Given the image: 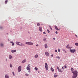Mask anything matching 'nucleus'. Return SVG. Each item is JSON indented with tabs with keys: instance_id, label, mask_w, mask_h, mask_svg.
<instances>
[{
	"instance_id": "nucleus-1",
	"label": "nucleus",
	"mask_w": 78,
	"mask_h": 78,
	"mask_svg": "<svg viewBox=\"0 0 78 78\" xmlns=\"http://www.w3.org/2000/svg\"><path fill=\"white\" fill-rule=\"evenodd\" d=\"M71 70L72 71V72L73 73V75L72 76V78H76L77 76H78V71H77L74 70V69L72 68H71Z\"/></svg>"
},
{
	"instance_id": "nucleus-2",
	"label": "nucleus",
	"mask_w": 78,
	"mask_h": 78,
	"mask_svg": "<svg viewBox=\"0 0 78 78\" xmlns=\"http://www.w3.org/2000/svg\"><path fill=\"white\" fill-rule=\"evenodd\" d=\"M26 44H27V45H33V43L31 42H26L25 43Z\"/></svg>"
},
{
	"instance_id": "nucleus-3",
	"label": "nucleus",
	"mask_w": 78,
	"mask_h": 78,
	"mask_svg": "<svg viewBox=\"0 0 78 78\" xmlns=\"http://www.w3.org/2000/svg\"><path fill=\"white\" fill-rule=\"evenodd\" d=\"M22 68V66H19L18 68V72H20V71H21L22 69H21Z\"/></svg>"
},
{
	"instance_id": "nucleus-4",
	"label": "nucleus",
	"mask_w": 78,
	"mask_h": 78,
	"mask_svg": "<svg viewBox=\"0 0 78 78\" xmlns=\"http://www.w3.org/2000/svg\"><path fill=\"white\" fill-rule=\"evenodd\" d=\"M45 67L46 70H48V64H47V63H45Z\"/></svg>"
},
{
	"instance_id": "nucleus-5",
	"label": "nucleus",
	"mask_w": 78,
	"mask_h": 78,
	"mask_svg": "<svg viewBox=\"0 0 78 78\" xmlns=\"http://www.w3.org/2000/svg\"><path fill=\"white\" fill-rule=\"evenodd\" d=\"M30 65L29 64L27 66V70H31V68H30Z\"/></svg>"
},
{
	"instance_id": "nucleus-6",
	"label": "nucleus",
	"mask_w": 78,
	"mask_h": 78,
	"mask_svg": "<svg viewBox=\"0 0 78 78\" xmlns=\"http://www.w3.org/2000/svg\"><path fill=\"white\" fill-rule=\"evenodd\" d=\"M69 51H70L71 53H75L76 51V50L75 49H74L73 50L72 49H70Z\"/></svg>"
},
{
	"instance_id": "nucleus-7",
	"label": "nucleus",
	"mask_w": 78,
	"mask_h": 78,
	"mask_svg": "<svg viewBox=\"0 0 78 78\" xmlns=\"http://www.w3.org/2000/svg\"><path fill=\"white\" fill-rule=\"evenodd\" d=\"M57 69L58 71L59 72H60V73H62V71L61 69H59V67H57Z\"/></svg>"
},
{
	"instance_id": "nucleus-8",
	"label": "nucleus",
	"mask_w": 78,
	"mask_h": 78,
	"mask_svg": "<svg viewBox=\"0 0 78 78\" xmlns=\"http://www.w3.org/2000/svg\"><path fill=\"white\" fill-rule=\"evenodd\" d=\"M21 42H19L18 41H16V45H19L20 46V44H21Z\"/></svg>"
},
{
	"instance_id": "nucleus-9",
	"label": "nucleus",
	"mask_w": 78,
	"mask_h": 78,
	"mask_svg": "<svg viewBox=\"0 0 78 78\" xmlns=\"http://www.w3.org/2000/svg\"><path fill=\"white\" fill-rule=\"evenodd\" d=\"M45 55L47 56H49V53L47 51L45 52Z\"/></svg>"
},
{
	"instance_id": "nucleus-10",
	"label": "nucleus",
	"mask_w": 78,
	"mask_h": 78,
	"mask_svg": "<svg viewBox=\"0 0 78 78\" xmlns=\"http://www.w3.org/2000/svg\"><path fill=\"white\" fill-rule=\"evenodd\" d=\"M39 30L40 31L42 32V28L41 27H39Z\"/></svg>"
},
{
	"instance_id": "nucleus-11",
	"label": "nucleus",
	"mask_w": 78,
	"mask_h": 78,
	"mask_svg": "<svg viewBox=\"0 0 78 78\" xmlns=\"http://www.w3.org/2000/svg\"><path fill=\"white\" fill-rule=\"evenodd\" d=\"M0 46L1 47H4V44L1 43L0 44Z\"/></svg>"
},
{
	"instance_id": "nucleus-12",
	"label": "nucleus",
	"mask_w": 78,
	"mask_h": 78,
	"mask_svg": "<svg viewBox=\"0 0 78 78\" xmlns=\"http://www.w3.org/2000/svg\"><path fill=\"white\" fill-rule=\"evenodd\" d=\"M11 52L12 53H14V52H16V50H12Z\"/></svg>"
},
{
	"instance_id": "nucleus-13",
	"label": "nucleus",
	"mask_w": 78,
	"mask_h": 78,
	"mask_svg": "<svg viewBox=\"0 0 78 78\" xmlns=\"http://www.w3.org/2000/svg\"><path fill=\"white\" fill-rule=\"evenodd\" d=\"M5 78H9V76L8 74H6L5 75Z\"/></svg>"
},
{
	"instance_id": "nucleus-14",
	"label": "nucleus",
	"mask_w": 78,
	"mask_h": 78,
	"mask_svg": "<svg viewBox=\"0 0 78 78\" xmlns=\"http://www.w3.org/2000/svg\"><path fill=\"white\" fill-rule=\"evenodd\" d=\"M26 61H27V60H26V59H24L22 62V63H25Z\"/></svg>"
},
{
	"instance_id": "nucleus-15",
	"label": "nucleus",
	"mask_w": 78,
	"mask_h": 78,
	"mask_svg": "<svg viewBox=\"0 0 78 78\" xmlns=\"http://www.w3.org/2000/svg\"><path fill=\"white\" fill-rule=\"evenodd\" d=\"M21 44H20V46H25V44L22 43H21Z\"/></svg>"
},
{
	"instance_id": "nucleus-16",
	"label": "nucleus",
	"mask_w": 78,
	"mask_h": 78,
	"mask_svg": "<svg viewBox=\"0 0 78 78\" xmlns=\"http://www.w3.org/2000/svg\"><path fill=\"white\" fill-rule=\"evenodd\" d=\"M44 47H45V48H48V46H47V44H45Z\"/></svg>"
},
{
	"instance_id": "nucleus-17",
	"label": "nucleus",
	"mask_w": 78,
	"mask_h": 78,
	"mask_svg": "<svg viewBox=\"0 0 78 78\" xmlns=\"http://www.w3.org/2000/svg\"><path fill=\"white\" fill-rule=\"evenodd\" d=\"M9 59H12V56H11V55H9Z\"/></svg>"
},
{
	"instance_id": "nucleus-18",
	"label": "nucleus",
	"mask_w": 78,
	"mask_h": 78,
	"mask_svg": "<svg viewBox=\"0 0 78 78\" xmlns=\"http://www.w3.org/2000/svg\"><path fill=\"white\" fill-rule=\"evenodd\" d=\"M55 28L56 30H59V29L56 26H55Z\"/></svg>"
},
{
	"instance_id": "nucleus-19",
	"label": "nucleus",
	"mask_w": 78,
	"mask_h": 78,
	"mask_svg": "<svg viewBox=\"0 0 78 78\" xmlns=\"http://www.w3.org/2000/svg\"><path fill=\"white\" fill-rule=\"evenodd\" d=\"M66 48H67L69 49L70 48V47H69V44H68L67 46H66Z\"/></svg>"
},
{
	"instance_id": "nucleus-20",
	"label": "nucleus",
	"mask_w": 78,
	"mask_h": 78,
	"mask_svg": "<svg viewBox=\"0 0 78 78\" xmlns=\"http://www.w3.org/2000/svg\"><path fill=\"white\" fill-rule=\"evenodd\" d=\"M51 70L52 71V72H54V69H53V68L52 67H51Z\"/></svg>"
},
{
	"instance_id": "nucleus-21",
	"label": "nucleus",
	"mask_w": 78,
	"mask_h": 78,
	"mask_svg": "<svg viewBox=\"0 0 78 78\" xmlns=\"http://www.w3.org/2000/svg\"><path fill=\"white\" fill-rule=\"evenodd\" d=\"M34 57L35 58H37L38 57V55L37 54V55H35Z\"/></svg>"
},
{
	"instance_id": "nucleus-22",
	"label": "nucleus",
	"mask_w": 78,
	"mask_h": 78,
	"mask_svg": "<svg viewBox=\"0 0 78 78\" xmlns=\"http://www.w3.org/2000/svg\"><path fill=\"white\" fill-rule=\"evenodd\" d=\"M56 73H55L54 75L55 78H56L57 76H58V75H56Z\"/></svg>"
},
{
	"instance_id": "nucleus-23",
	"label": "nucleus",
	"mask_w": 78,
	"mask_h": 78,
	"mask_svg": "<svg viewBox=\"0 0 78 78\" xmlns=\"http://www.w3.org/2000/svg\"><path fill=\"white\" fill-rule=\"evenodd\" d=\"M49 26L51 30H53V29H52V28H51V26H50V25H49Z\"/></svg>"
},
{
	"instance_id": "nucleus-24",
	"label": "nucleus",
	"mask_w": 78,
	"mask_h": 78,
	"mask_svg": "<svg viewBox=\"0 0 78 78\" xmlns=\"http://www.w3.org/2000/svg\"><path fill=\"white\" fill-rule=\"evenodd\" d=\"M7 3H8V0H6L5 1V4H7Z\"/></svg>"
},
{
	"instance_id": "nucleus-25",
	"label": "nucleus",
	"mask_w": 78,
	"mask_h": 78,
	"mask_svg": "<svg viewBox=\"0 0 78 78\" xmlns=\"http://www.w3.org/2000/svg\"><path fill=\"white\" fill-rule=\"evenodd\" d=\"M35 70L36 71H37V69H38V68H37L35 67Z\"/></svg>"
},
{
	"instance_id": "nucleus-26",
	"label": "nucleus",
	"mask_w": 78,
	"mask_h": 78,
	"mask_svg": "<svg viewBox=\"0 0 78 78\" xmlns=\"http://www.w3.org/2000/svg\"><path fill=\"white\" fill-rule=\"evenodd\" d=\"M75 44L76 46H78V43H75Z\"/></svg>"
},
{
	"instance_id": "nucleus-27",
	"label": "nucleus",
	"mask_w": 78,
	"mask_h": 78,
	"mask_svg": "<svg viewBox=\"0 0 78 78\" xmlns=\"http://www.w3.org/2000/svg\"><path fill=\"white\" fill-rule=\"evenodd\" d=\"M64 67L65 68V69H66L67 68V64H66L64 66Z\"/></svg>"
},
{
	"instance_id": "nucleus-28",
	"label": "nucleus",
	"mask_w": 78,
	"mask_h": 78,
	"mask_svg": "<svg viewBox=\"0 0 78 78\" xmlns=\"http://www.w3.org/2000/svg\"><path fill=\"white\" fill-rule=\"evenodd\" d=\"M25 75H26L27 76H28L29 75V74L28 73H26L25 74Z\"/></svg>"
},
{
	"instance_id": "nucleus-29",
	"label": "nucleus",
	"mask_w": 78,
	"mask_h": 78,
	"mask_svg": "<svg viewBox=\"0 0 78 78\" xmlns=\"http://www.w3.org/2000/svg\"><path fill=\"white\" fill-rule=\"evenodd\" d=\"M10 67H11V68H12V66L11 64H10Z\"/></svg>"
},
{
	"instance_id": "nucleus-30",
	"label": "nucleus",
	"mask_w": 78,
	"mask_h": 78,
	"mask_svg": "<svg viewBox=\"0 0 78 78\" xmlns=\"http://www.w3.org/2000/svg\"><path fill=\"white\" fill-rule=\"evenodd\" d=\"M37 25L38 26H39V25H40V24L39 23H37Z\"/></svg>"
},
{
	"instance_id": "nucleus-31",
	"label": "nucleus",
	"mask_w": 78,
	"mask_h": 78,
	"mask_svg": "<svg viewBox=\"0 0 78 78\" xmlns=\"http://www.w3.org/2000/svg\"><path fill=\"white\" fill-rule=\"evenodd\" d=\"M13 75V76H15V74H14V72H12Z\"/></svg>"
},
{
	"instance_id": "nucleus-32",
	"label": "nucleus",
	"mask_w": 78,
	"mask_h": 78,
	"mask_svg": "<svg viewBox=\"0 0 78 78\" xmlns=\"http://www.w3.org/2000/svg\"><path fill=\"white\" fill-rule=\"evenodd\" d=\"M56 58H57L58 59H60V57L59 56H58L56 57Z\"/></svg>"
},
{
	"instance_id": "nucleus-33",
	"label": "nucleus",
	"mask_w": 78,
	"mask_h": 78,
	"mask_svg": "<svg viewBox=\"0 0 78 78\" xmlns=\"http://www.w3.org/2000/svg\"><path fill=\"white\" fill-rule=\"evenodd\" d=\"M47 31L48 33H50V30H48V29Z\"/></svg>"
},
{
	"instance_id": "nucleus-34",
	"label": "nucleus",
	"mask_w": 78,
	"mask_h": 78,
	"mask_svg": "<svg viewBox=\"0 0 78 78\" xmlns=\"http://www.w3.org/2000/svg\"><path fill=\"white\" fill-rule=\"evenodd\" d=\"M12 46H13V45H14V43H13L12 44Z\"/></svg>"
},
{
	"instance_id": "nucleus-35",
	"label": "nucleus",
	"mask_w": 78,
	"mask_h": 78,
	"mask_svg": "<svg viewBox=\"0 0 78 78\" xmlns=\"http://www.w3.org/2000/svg\"><path fill=\"white\" fill-rule=\"evenodd\" d=\"M58 52H60V49H58Z\"/></svg>"
},
{
	"instance_id": "nucleus-36",
	"label": "nucleus",
	"mask_w": 78,
	"mask_h": 78,
	"mask_svg": "<svg viewBox=\"0 0 78 78\" xmlns=\"http://www.w3.org/2000/svg\"><path fill=\"white\" fill-rule=\"evenodd\" d=\"M45 40H46V38H44L43 39L44 41H45Z\"/></svg>"
},
{
	"instance_id": "nucleus-37",
	"label": "nucleus",
	"mask_w": 78,
	"mask_h": 78,
	"mask_svg": "<svg viewBox=\"0 0 78 78\" xmlns=\"http://www.w3.org/2000/svg\"><path fill=\"white\" fill-rule=\"evenodd\" d=\"M62 69H63V70H64V68L63 67H62Z\"/></svg>"
},
{
	"instance_id": "nucleus-38",
	"label": "nucleus",
	"mask_w": 78,
	"mask_h": 78,
	"mask_svg": "<svg viewBox=\"0 0 78 78\" xmlns=\"http://www.w3.org/2000/svg\"><path fill=\"white\" fill-rule=\"evenodd\" d=\"M62 51H66V50H65V49H63L62 50Z\"/></svg>"
},
{
	"instance_id": "nucleus-39",
	"label": "nucleus",
	"mask_w": 78,
	"mask_h": 78,
	"mask_svg": "<svg viewBox=\"0 0 78 78\" xmlns=\"http://www.w3.org/2000/svg\"><path fill=\"white\" fill-rule=\"evenodd\" d=\"M75 36H76V37H78V36H77V35H75Z\"/></svg>"
},
{
	"instance_id": "nucleus-40",
	"label": "nucleus",
	"mask_w": 78,
	"mask_h": 78,
	"mask_svg": "<svg viewBox=\"0 0 78 78\" xmlns=\"http://www.w3.org/2000/svg\"><path fill=\"white\" fill-rule=\"evenodd\" d=\"M10 43H11V44H12V43H14L12 41H11Z\"/></svg>"
},
{
	"instance_id": "nucleus-41",
	"label": "nucleus",
	"mask_w": 78,
	"mask_h": 78,
	"mask_svg": "<svg viewBox=\"0 0 78 78\" xmlns=\"http://www.w3.org/2000/svg\"><path fill=\"white\" fill-rule=\"evenodd\" d=\"M36 47H38L39 46V45L38 44H37L36 45Z\"/></svg>"
},
{
	"instance_id": "nucleus-42",
	"label": "nucleus",
	"mask_w": 78,
	"mask_h": 78,
	"mask_svg": "<svg viewBox=\"0 0 78 78\" xmlns=\"http://www.w3.org/2000/svg\"><path fill=\"white\" fill-rule=\"evenodd\" d=\"M28 72H29V73H30V72H31V71L30 70H29L28 71Z\"/></svg>"
},
{
	"instance_id": "nucleus-43",
	"label": "nucleus",
	"mask_w": 78,
	"mask_h": 78,
	"mask_svg": "<svg viewBox=\"0 0 78 78\" xmlns=\"http://www.w3.org/2000/svg\"><path fill=\"white\" fill-rule=\"evenodd\" d=\"M55 33H56V34H58V32L57 31H56L55 32Z\"/></svg>"
},
{
	"instance_id": "nucleus-44",
	"label": "nucleus",
	"mask_w": 78,
	"mask_h": 78,
	"mask_svg": "<svg viewBox=\"0 0 78 78\" xmlns=\"http://www.w3.org/2000/svg\"><path fill=\"white\" fill-rule=\"evenodd\" d=\"M43 34H46V33H45V32H43Z\"/></svg>"
},
{
	"instance_id": "nucleus-45",
	"label": "nucleus",
	"mask_w": 78,
	"mask_h": 78,
	"mask_svg": "<svg viewBox=\"0 0 78 78\" xmlns=\"http://www.w3.org/2000/svg\"><path fill=\"white\" fill-rule=\"evenodd\" d=\"M51 57H53V54L51 55Z\"/></svg>"
},
{
	"instance_id": "nucleus-46",
	"label": "nucleus",
	"mask_w": 78,
	"mask_h": 78,
	"mask_svg": "<svg viewBox=\"0 0 78 78\" xmlns=\"http://www.w3.org/2000/svg\"><path fill=\"white\" fill-rule=\"evenodd\" d=\"M2 27H0V29H2Z\"/></svg>"
},
{
	"instance_id": "nucleus-47",
	"label": "nucleus",
	"mask_w": 78,
	"mask_h": 78,
	"mask_svg": "<svg viewBox=\"0 0 78 78\" xmlns=\"http://www.w3.org/2000/svg\"><path fill=\"white\" fill-rule=\"evenodd\" d=\"M5 61H8V59H7V58H6V59Z\"/></svg>"
},
{
	"instance_id": "nucleus-48",
	"label": "nucleus",
	"mask_w": 78,
	"mask_h": 78,
	"mask_svg": "<svg viewBox=\"0 0 78 78\" xmlns=\"http://www.w3.org/2000/svg\"><path fill=\"white\" fill-rule=\"evenodd\" d=\"M8 41H9V39H8Z\"/></svg>"
},
{
	"instance_id": "nucleus-49",
	"label": "nucleus",
	"mask_w": 78,
	"mask_h": 78,
	"mask_svg": "<svg viewBox=\"0 0 78 78\" xmlns=\"http://www.w3.org/2000/svg\"><path fill=\"white\" fill-rule=\"evenodd\" d=\"M55 52H57V50H55Z\"/></svg>"
},
{
	"instance_id": "nucleus-50",
	"label": "nucleus",
	"mask_w": 78,
	"mask_h": 78,
	"mask_svg": "<svg viewBox=\"0 0 78 78\" xmlns=\"http://www.w3.org/2000/svg\"><path fill=\"white\" fill-rule=\"evenodd\" d=\"M69 48H70L71 49V48H72V47H69Z\"/></svg>"
},
{
	"instance_id": "nucleus-51",
	"label": "nucleus",
	"mask_w": 78,
	"mask_h": 78,
	"mask_svg": "<svg viewBox=\"0 0 78 78\" xmlns=\"http://www.w3.org/2000/svg\"><path fill=\"white\" fill-rule=\"evenodd\" d=\"M65 53H67V51H65Z\"/></svg>"
},
{
	"instance_id": "nucleus-52",
	"label": "nucleus",
	"mask_w": 78,
	"mask_h": 78,
	"mask_svg": "<svg viewBox=\"0 0 78 78\" xmlns=\"http://www.w3.org/2000/svg\"><path fill=\"white\" fill-rule=\"evenodd\" d=\"M40 72H39V71H38V73H39Z\"/></svg>"
},
{
	"instance_id": "nucleus-53",
	"label": "nucleus",
	"mask_w": 78,
	"mask_h": 78,
	"mask_svg": "<svg viewBox=\"0 0 78 78\" xmlns=\"http://www.w3.org/2000/svg\"><path fill=\"white\" fill-rule=\"evenodd\" d=\"M53 39H54V40H55V38H54Z\"/></svg>"
},
{
	"instance_id": "nucleus-54",
	"label": "nucleus",
	"mask_w": 78,
	"mask_h": 78,
	"mask_svg": "<svg viewBox=\"0 0 78 78\" xmlns=\"http://www.w3.org/2000/svg\"><path fill=\"white\" fill-rule=\"evenodd\" d=\"M7 34H8V33H7Z\"/></svg>"
},
{
	"instance_id": "nucleus-55",
	"label": "nucleus",
	"mask_w": 78,
	"mask_h": 78,
	"mask_svg": "<svg viewBox=\"0 0 78 78\" xmlns=\"http://www.w3.org/2000/svg\"><path fill=\"white\" fill-rule=\"evenodd\" d=\"M10 32H12V31H11V30L10 31Z\"/></svg>"
}]
</instances>
